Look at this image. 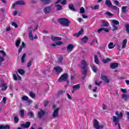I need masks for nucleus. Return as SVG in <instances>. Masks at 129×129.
Returning <instances> with one entry per match:
<instances>
[{"label":"nucleus","mask_w":129,"mask_h":129,"mask_svg":"<svg viewBox=\"0 0 129 129\" xmlns=\"http://www.w3.org/2000/svg\"><path fill=\"white\" fill-rule=\"evenodd\" d=\"M61 4L62 6H65L67 4V0H57L55 3V7L56 8L57 11H61L63 10V7L60 5L58 4Z\"/></svg>","instance_id":"f257e3e1"},{"label":"nucleus","mask_w":129,"mask_h":129,"mask_svg":"<svg viewBox=\"0 0 129 129\" xmlns=\"http://www.w3.org/2000/svg\"><path fill=\"white\" fill-rule=\"evenodd\" d=\"M81 64L82 65V69L84 71H82V74H83L84 77H86V74H87V62L85 60L83 59L81 61Z\"/></svg>","instance_id":"f03ea898"},{"label":"nucleus","mask_w":129,"mask_h":129,"mask_svg":"<svg viewBox=\"0 0 129 129\" xmlns=\"http://www.w3.org/2000/svg\"><path fill=\"white\" fill-rule=\"evenodd\" d=\"M57 21L61 26H63L64 27H68L69 26V23H70L68 19L64 18H59L57 20Z\"/></svg>","instance_id":"7ed1b4c3"},{"label":"nucleus","mask_w":129,"mask_h":129,"mask_svg":"<svg viewBox=\"0 0 129 129\" xmlns=\"http://www.w3.org/2000/svg\"><path fill=\"white\" fill-rule=\"evenodd\" d=\"M33 26H31L29 28H28V34H29V39L31 41H33L34 39H38V36L36 35L34 37L33 36Z\"/></svg>","instance_id":"20e7f679"},{"label":"nucleus","mask_w":129,"mask_h":129,"mask_svg":"<svg viewBox=\"0 0 129 129\" xmlns=\"http://www.w3.org/2000/svg\"><path fill=\"white\" fill-rule=\"evenodd\" d=\"M55 108L56 105H53V109L54 111L52 113V117L53 118H56L59 116V110H60V108Z\"/></svg>","instance_id":"39448f33"},{"label":"nucleus","mask_w":129,"mask_h":129,"mask_svg":"<svg viewBox=\"0 0 129 129\" xmlns=\"http://www.w3.org/2000/svg\"><path fill=\"white\" fill-rule=\"evenodd\" d=\"M69 76L68 75V74H62L58 80V82H63V81H67V79H68Z\"/></svg>","instance_id":"423d86ee"},{"label":"nucleus","mask_w":129,"mask_h":129,"mask_svg":"<svg viewBox=\"0 0 129 129\" xmlns=\"http://www.w3.org/2000/svg\"><path fill=\"white\" fill-rule=\"evenodd\" d=\"M120 119L119 118H118V117H117L116 116H112V120H113V122H114L115 125H117V124H118V123H119Z\"/></svg>","instance_id":"0eeeda50"},{"label":"nucleus","mask_w":129,"mask_h":129,"mask_svg":"<svg viewBox=\"0 0 129 129\" xmlns=\"http://www.w3.org/2000/svg\"><path fill=\"white\" fill-rule=\"evenodd\" d=\"M0 87L2 88V91H6L8 88V84L7 83H2L0 84Z\"/></svg>","instance_id":"6e6552de"},{"label":"nucleus","mask_w":129,"mask_h":129,"mask_svg":"<svg viewBox=\"0 0 129 129\" xmlns=\"http://www.w3.org/2000/svg\"><path fill=\"white\" fill-rule=\"evenodd\" d=\"M80 89V84H77L73 86V90L72 91V93H74V92L76 90H79Z\"/></svg>","instance_id":"1a4fd4ad"},{"label":"nucleus","mask_w":129,"mask_h":129,"mask_svg":"<svg viewBox=\"0 0 129 129\" xmlns=\"http://www.w3.org/2000/svg\"><path fill=\"white\" fill-rule=\"evenodd\" d=\"M54 70L55 71V72L58 74H59L63 71L62 68L60 67L59 66L55 67L54 68Z\"/></svg>","instance_id":"9d476101"},{"label":"nucleus","mask_w":129,"mask_h":129,"mask_svg":"<svg viewBox=\"0 0 129 129\" xmlns=\"http://www.w3.org/2000/svg\"><path fill=\"white\" fill-rule=\"evenodd\" d=\"M30 125H31V122H26L25 124H21V127H23V128H28V127H30Z\"/></svg>","instance_id":"9b49d317"},{"label":"nucleus","mask_w":129,"mask_h":129,"mask_svg":"<svg viewBox=\"0 0 129 129\" xmlns=\"http://www.w3.org/2000/svg\"><path fill=\"white\" fill-rule=\"evenodd\" d=\"M23 48H26V44L25 42H22L21 45L20 46V48L18 49V54L22 53V50Z\"/></svg>","instance_id":"f8f14e48"},{"label":"nucleus","mask_w":129,"mask_h":129,"mask_svg":"<svg viewBox=\"0 0 129 129\" xmlns=\"http://www.w3.org/2000/svg\"><path fill=\"white\" fill-rule=\"evenodd\" d=\"M101 79H102V80H103L104 82H105L107 84H108V83H109V79H108V78H107V77H106L105 76H101Z\"/></svg>","instance_id":"ddd939ff"},{"label":"nucleus","mask_w":129,"mask_h":129,"mask_svg":"<svg viewBox=\"0 0 129 129\" xmlns=\"http://www.w3.org/2000/svg\"><path fill=\"white\" fill-rule=\"evenodd\" d=\"M115 115H116L117 117H118V118H120V119L121 118H122V117H123V113H122L121 112L119 113L118 112V111H116L115 112Z\"/></svg>","instance_id":"4468645a"},{"label":"nucleus","mask_w":129,"mask_h":129,"mask_svg":"<svg viewBox=\"0 0 129 129\" xmlns=\"http://www.w3.org/2000/svg\"><path fill=\"white\" fill-rule=\"evenodd\" d=\"M110 67L111 69H115L118 67V63L117 62H113L110 64Z\"/></svg>","instance_id":"2eb2a0df"},{"label":"nucleus","mask_w":129,"mask_h":129,"mask_svg":"<svg viewBox=\"0 0 129 129\" xmlns=\"http://www.w3.org/2000/svg\"><path fill=\"white\" fill-rule=\"evenodd\" d=\"M51 40L53 41V42H56L57 41H61L62 40V38L59 37H55L53 35L51 36Z\"/></svg>","instance_id":"dca6fc26"},{"label":"nucleus","mask_w":129,"mask_h":129,"mask_svg":"<svg viewBox=\"0 0 129 129\" xmlns=\"http://www.w3.org/2000/svg\"><path fill=\"white\" fill-rule=\"evenodd\" d=\"M44 114H45V111L43 110H40L38 113V117L39 118H42Z\"/></svg>","instance_id":"f3484780"},{"label":"nucleus","mask_w":129,"mask_h":129,"mask_svg":"<svg viewBox=\"0 0 129 129\" xmlns=\"http://www.w3.org/2000/svg\"><path fill=\"white\" fill-rule=\"evenodd\" d=\"M44 12L45 14H49L51 12V7L50 6L45 7L44 9Z\"/></svg>","instance_id":"a211bd4d"},{"label":"nucleus","mask_w":129,"mask_h":129,"mask_svg":"<svg viewBox=\"0 0 129 129\" xmlns=\"http://www.w3.org/2000/svg\"><path fill=\"white\" fill-rule=\"evenodd\" d=\"M105 4L107 7L109 8L110 9L111 8L112 6V4H111V2H110V0H106Z\"/></svg>","instance_id":"6ab92c4d"},{"label":"nucleus","mask_w":129,"mask_h":129,"mask_svg":"<svg viewBox=\"0 0 129 129\" xmlns=\"http://www.w3.org/2000/svg\"><path fill=\"white\" fill-rule=\"evenodd\" d=\"M40 2L43 5H49L52 3L51 0H40Z\"/></svg>","instance_id":"aec40b11"},{"label":"nucleus","mask_w":129,"mask_h":129,"mask_svg":"<svg viewBox=\"0 0 129 129\" xmlns=\"http://www.w3.org/2000/svg\"><path fill=\"white\" fill-rule=\"evenodd\" d=\"M57 63L59 65H63V56H60L57 58Z\"/></svg>","instance_id":"412c9836"},{"label":"nucleus","mask_w":129,"mask_h":129,"mask_svg":"<svg viewBox=\"0 0 129 129\" xmlns=\"http://www.w3.org/2000/svg\"><path fill=\"white\" fill-rule=\"evenodd\" d=\"M69 8L71 11H73V12H77V10L75 9V7H74V5L73 4H70L69 5Z\"/></svg>","instance_id":"4be33fe9"},{"label":"nucleus","mask_w":129,"mask_h":129,"mask_svg":"<svg viewBox=\"0 0 129 129\" xmlns=\"http://www.w3.org/2000/svg\"><path fill=\"white\" fill-rule=\"evenodd\" d=\"M84 31L83 29H81V30L77 33H75L74 34V36L75 37H77V38H78L80 36V35H82L83 34Z\"/></svg>","instance_id":"5701e85b"},{"label":"nucleus","mask_w":129,"mask_h":129,"mask_svg":"<svg viewBox=\"0 0 129 129\" xmlns=\"http://www.w3.org/2000/svg\"><path fill=\"white\" fill-rule=\"evenodd\" d=\"M49 74L50 72L48 70H45L42 72V76H43V77H46V76H49Z\"/></svg>","instance_id":"b1692460"},{"label":"nucleus","mask_w":129,"mask_h":129,"mask_svg":"<svg viewBox=\"0 0 129 129\" xmlns=\"http://www.w3.org/2000/svg\"><path fill=\"white\" fill-rule=\"evenodd\" d=\"M74 48V45H73V44H69L67 46L68 51L71 52L72 51V50H73Z\"/></svg>","instance_id":"393cba45"},{"label":"nucleus","mask_w":129,"mask_h":129,"mask_svg":"<svg viewBox=\"0 0 129 129\" xmlns=\"http://www.w3.org/2000/svg\"><path fill=\"white\" fill-rule=\"evenodd\" d=\"M98 126H99V124H98V121H97V119H94V127L96 129H98Z\"/></svg>","instance_id":"a878e982"},{"label":"nucleus","mask_w":129,"mask_h":129,"mask_svg":"<svg viewBox=\"0 0 129 129\" xmlns=\"http://www.w3.org/2000/svg\"><path fill=\"white\" fill-rule=\"evenodd\" d=\"M127 43V39H125L122 41V49H124V48H125Z\"/></svg>","instance_id":"bb28decb"},{"label":"nucleus","mask_w":129,"mask_h":129,"mask_svg":"<svg viewBox=\"0 0 129 129\" xmlns=\"http://www.w3.org/2000/svg\"><path fill=\"white\" fill-rule=\"evenodd\" d=\"M81 41L83 42V43L86 44L88 41V37L87 36H84L83 38L81 39Z\"/></svg>","instance_id":"cd10ccee"},{"label":"nucleus","mask_w":129,"mask_h":129,"mask_svg":"<svg viewBox=\"0 0 129 129\" xmlns=\"http://www.w3.org/2000/svg\"><path fill=\"white\" fill-rule=\"evenodd\" d=\"M127 8V7L126 6H123L121 8V12L122 14H126V9Z\"/></svg>","instance_id":"c85d7f7f"},{"label":"nucleus","mask_w":129,"mask_h":129,"mask_svg":"<svg viewBox=\"0 0 129 129\" xmlns=\"http://www.w3.org/2000/svg\"><path fill=\"white\" fill-rule=\"evenodd\" d=\"M16 5H21V6H25V5H26V4L23 1H18L16 2Z\"/></svg>","instance_id":"c756f323"},{"label":"nucleus","mask_w":129,"mask_h":129,"mask_svg":"<svg viewBox=\"0 0 129 129\" xmlns=\"http://www.w3.org/2000/svg\"><path fill=\"white\" fill-rule=\"evenodd\" d=\"M10 127L9 125H0V129H10Z\"/></svg>","instance_id":"7c9ffc66"},{"label":"nucleus","mask_w":129,"mask_h":129,"mask_svg":"<svg viewBox=\"0 0 129 129\" xmlns=\"http://www.w3.org/2000/svg\"><path fill=\"white\" fill-rule=\"evenodd\" d=\"M102 23L103 24L102 25H101L102 28V27H108V25H109L108 22H106L104 20L102 21Z\"/></svg>","instance_id":"2f4dec72"},{"label":"nucleus","mask_w":129,"mask_h":129,"mask_svg":"<svg viewBox=\"0 0 129 129\" xmlns=\"http://www.w3.org/2000/svg\"><path fill=\"white\" fill-rule=\"evenodd\" d=\"M111 23H112V25H114L115 26L119 25V22L117 20H112L111 21Z\"/></svg>","instance_id":"473e14b6"},{"label":"nucleus","mask_w":129,"mask_h":129,"mask_svg":"<svg viewBox=\"0 0 129 129\" xmlns=\"http://www.w3.org/2000/svg\"><path fill=\"white\" fill-rule=\"evenodd\" d=\"M26 55L27 54L26 53H24L21 57V63L22 64L25 63V58H26Z\"/></svg>","instance_id":"72a5a7b5"},{"label":"nucleus","mask_w":129,"mask_h":129,"mask_svg":"<svg viewBox=\"0 0 129 129\" xmlns=\"http://www.w3.org/2000/svg\"><path fill=\"white\" fill-rule=\"evenodd\" d=\"M122 98L124 100H127V98H129V95H125L124 94L121 95Z\"/></svg>","instance_id":"f704fd0d"},{"label":"nucleus","mask_w":129,"mask_h":129,"mask_svg":"<svg viewBox=\"0 0 129 129\" xmlns=\"http://www.w3.org/2000/svg\"><path fill=\"white\" fill-rule=\"evenodd\" d=\"M110 9H112V10H114V11H118V12H119V8H118L117 7L115 6L112 5L111 8Z\"/></svg>","instance_id":"c9c22d12"},{"label":"nucleus","mask_w":129,"mask_h":129,"mask_svg":"<svg viewBox=\"0 0 129 129\" xmlns=\"http://www.w3.org/2000/svg\"><path fill=\"white\" fill-rule=\"evenodd\" d=\"M18 72L21 75H24V74L25 73V71L23 69H19V70H18Z\"/></svg>","instance_id":"e433bc0d"},{"label":"nucleus","mask_w":129,"mask_h":129,"mask_svg":"<svg viewBox=\"0 0 129 129\" xmlns=\"http://www.w3.org/2000/svg\"><path fill=\"white\" fill-rule=\"evenodd\" d=\"M20 116H21V117L25 116V111L24 110V109L20 110Z\"/></svg>","instance_id":"4c0bfd02"},{"label":"nucleus","mask_w":129,"mask_h":129,"mask_svg":"<svg viewBox=\"0 0 129 129\" xmlns=\"http://www.w3.org/2000/svg\"><path fill=\"white\" fill-rule=\"evenodd\" d=\"M27 114L28 116H30L31 118H34V113H33L32 111L28 112Z\"/></svg>","instance_id":"58836bf2"},{"label":"nucleus","mask_w":129,"mask_h":129,"mask_svg":"<svg viewBox=\"0 0 129 129\" xmlns=\"http://www.w3.org/2000/svg\"><path fill=\"white\" fill-rule=\"evenodd\" d=\"M32 63H33V59H31L27 63V68H30L32 66Z\"/></svg>","instance_id":"ea45409f"},{"label":"nucleus","mask_w":129,"mask_h":129,"mask_svg":"<svg viewBox=\"0 0 129 129\" xmlns=\"http://www.w3.org/2000/svg\"><path fill=\"white\" fill-rule=\"evenodd\" d=\"M21 44V39H18L16 43H15V45L17 47H19V46H20V44Z\"/></svg>","instance_id":"a19ab883"},{"label":"nucleus","mask_w":129,"mask_h":129,"mask_svg":"<svg viewBox=\"0 0 129 129\" xmlns=\"http://www.w3.org/2000/svg\"><path fill=\"white\" fill-rule=\"evenodd\" d=\"M29 96H30V97H31L32 98H35V96H36V94H35L34 93H33L32 92H30L29 93Z\"/></svg>","instance_id":"79ce46f5"},{"label":"nucleus","mask_w":129,"mask_h":129,"mask_svg":"<svg viewBox=\"0 0 129 129\" xmlns=\"http://www.w3.org/2000/svg\"><path fill=\"white\" fill-rule=\"evenodd\" d=\"M109 61H110V59L109 58H107L106 59H102V61L103 62V63H104L105 64H106V63H108V62H109Z\"/></svg>","instance_id":"37998d69"},{"label":"nucleus","mask_w":129,"mask_h":129,"mask_svg":"<svg viewBox=\"0 0 129 129\" xmlns=\"http://www.w3.org/2000/svg\"><path fill=\"white\" fill-rule=\"evenodd\" d=\"M94 61L96 63V64H99V61H98V58H97V55L95 56Z\"/></svg>","instance_id":"c03bdc74"},{"label":"nucleus","mask_w":129,"mask_h":129,"mask_svg":"<svg viewBox=\"0 0 129 129\" xmlns=\"http://www.w3.org/2000/svg\"><path fill=\"white\" fill-rule=\"evenodd\" d=\"M112 27L113 28L112 31H117V30H118V28L116 25L112 24Z\"/></svg>","instance_id":"a18cd8bd"},{"label":"nucleus","mask_w":129,"mask_h":129,"mask_svg":"<svg viewBox=\"0 0 129 129\" xmlns=\"http://www.w3.org/2000/svg\"><path fill=\"white\" fill-rule=\"evenodd\" d=\"M65 93V90H60L58 92V95H63Z\"/></svg>","instance_id":"49530a36"},{"label":"nucleus","mask_w":129,"mask_h":129,"mask_svg":"<svg viewBox=\"0 0 129 129\" xmlns=\"http://www.w3.org/2000/svg\"><path fill=\"white\" fill-rule=\"evenodd\" d=\"M125 27L126 28V32L127 33V34H129V24H126Z\"/></svg>","instance_id":"de8ad7c7"},{"label":"nucleus","mask_w":129,"mask_h":129,"mask_svg":"<svg viewBox=\"0 0 129 129\" xmlns=\"http://www.w3.org/2000/svg\"><path fill=\"white\" fill-rule=\"evenodd\" d=\"M80 13L81 14H84L85 13V9L83 7H81L80 9Z\"/></svg>","instance_id":"09e8293b"},{"label":"nucleus","mask_w":129,"mask_h":129,"mask_svg":"<svg viewBox=\"0 0 129 129\" xmlns=\"http://www.w3.org/2000/svg\"><path fill=\"white\" fill-rule=\"evenodd\" d=\"M113 46V43L112 42H110L108 45V47L109 49H113L114 46Z\"/></svg>","instance_id":"8fccbe9b"},{"label":"nucleus","mask_w":129,"mask_h":129,"mask_svg":"<svg viewBox=\"0 0 129 129\" xmlns=\"http://www.w3.org/2000/svg\"><path fill=\"white\" fill-rule=\"evenodd\" d=\"M14 121L15 123H18L19 122V118L17 116H14Z\"/></svg>","instance_id":"3c124183"},{"label":"nucleus","mask_w":129,"mask_h":129,"mask_svg":"<svg viewBox=\"0 0 129 129\" xmlns=\"http://www.w3.org/2000/svg\"><path fill=\"white\" fill-rule=\"evenodd\" d=\"M29 99V98H28L26 96H24L22 97V100H24L25 101H27Z\"/></svg>","instance_id":"603ef678"},{"label":"nucleus","mask_w":129,"mask_h":129,"mask_svg":"<svg viewBox=\"0 0 129 129\" xmlns=\"http://www.w3.org/2000/svg\"><path fill=\"white\" fill-rule=\"evenodd\" d=\"M0 53L3 54V57H6L7 56V53L3 50H0Z\"/></svg>","instance_id":"864d4df0"},{"label":"nucleus","mask_w":129,"mask_h":129,"mask_svg":"<svg viewBox=\"0 0 129 129\" xmlns=\"http://www.w3.org/2000/svg\"><path fill=\"white\" fill-rule=\"evenodd\" d=\"M5 61V58H4V57L3 56H0V65Z\"/></svg>","instance_id":"5fc2aeb1"},{"label":"nucleus","mask_w":129,"mask_h":129,"mask_svg":"<svg viewBox=\"0 0 129 129\" xmlns=\"http://www.w3.org/2000/svg\"><path fill=\"white\" fill-rule=\"evenodd\" d=\"M106 15H107V16H108L109 17H112V16H113V14H111L110 12H106Z\"/></svg>","instance_id":"6e6d98bb"},{"label":"nucleus","mask_w":129,"mask_h":129,"mask_svg":"<svg viewBox=\"0 0 129 129\" xmlns=\"http://www.w3.org/2000/svg\"><path fill=\"white\" fill-rule=\"evenodd\" d=\"M12 25L15 27V28H18V24H17L16 23L13 22H12Z\"/></svg>","instance_id":"4d7b16f0"},{"label":"nucleus","mask_w":129,"mask_h":129,"mask_svg":"<svg viewBox=\"0 0 129 129\" xmlns=\"http://www.w3.org/2000/svg\"><path fill=\"white\" fill-rule=\"evenodd\" d=\"M92 70L95 72V73H96L97 72V70L96 69V67L93 66L92 67Z\"/></svg>","instance_id":"13d9d810"},{"label":"nucleus","mask_w":129,"mask_h":129,"mask_svg":"<svg viewBox=\"0 0 129 129\" xmlns=\"http://www.w3.org/2000/svg\"><path fill=\"white\" fill-rule=\"evenodd\" d=\"M102 108L104 110L107 109V107L106 105H105V104H104V103L102 104Z\"/></svg>","instance_id":"bf43d9fd"},{"label":"nucleus","mask_w":129,"mask_h":129,"mask_svg":"<svg viewBox=\"0 0 129 129\" xmlns=\"http://www.w3.org/2000/svg\"><path fill=\"white\" fill-rule=\"evenodd\" d=\"M98 9H99V5H95L94 6V7L93 8V10H98Z\"/></svg>","instance_id":"052dcab7"},{"label":"nucleus","mask_w":129,"mask_h":129,"mask_svg":"<svg viewBox=\"0 0 129 129\" xmlns=\"http://www.w3.org/2000/svg\"><path fill=\"white\" fill-rule=\"evenodd\" d=\"M13 76L14 80H18V78L17 77V75H16V74H13Z\"/></svg>","instance_id":"680f3d73"},{"label":"nucleus","mask_w":129,"mask_h":129,"mask_svg":"<svg viewBox=\"0 0 129 129\" xmlns=\"http://www.w3.org/2000/svg\"><path fill=\"white\" fill-rule=\"evenodd\" d=\"M56 44L57 45V46H61V45L63 44V42L62 41H57L56 42Z\"/></svg>","instance_id":"e2e57ef3"},{"label":"nucleus","mask_w":129,"mask_h":129,"mask_svg":"<svg viewBox=\"0 0 129 129\" xmlns=\"http://www.w3.org/2000/svg\"><path fill=\"white\" fill-rule=\"evenodd\" d=\"M102 83V81H100L99 83H97V81H95V84L96 85H97L98 86H99V85H100V84H101Z\"/></svg>","instance_id":"0e129e2a"},{"label":"nucleus","mask_w":129,"mask_h":129,"mask_svg":"<svg viewBox=\"0 0 129 129\" xmlns=\"http://www.w3.org/2000/svg\"><path fill=\"white\" fill-rule=\"evenodd\" d=\"M49 103V102L48 101H45L44 102V105L45 107L47 106L48 105V104Z\"/></svg>","instance_id":"69168bd1"},{"label":"nucleus","mask_w":129,"mask_h":129,"mask_svg":"<svg viewBox=\"0 0 129 129\" xmlns=\"http://www.w3.org/2000/svg\"><path fill=\"white\" fill-rule=\"evenodd\" d=\"M75 78V76H74V75H71V81H73V80H74Z\"/></svg>","instance_id":"338daca9"},{"label":"nucleus","mask_w":129,"mask_h":129,"mask_svg":"<svg viewBox=\"0 0 129 129\" xmlns=\"http://www.w3.org/2000/svg\"><path fill=\"white\" fill-rule=\"evenodd\" d=\"M126 115H127V119L129 121V112L128 111L126 112Z\"/></svg>","instance_id":"774afa93"}]
</instances>
